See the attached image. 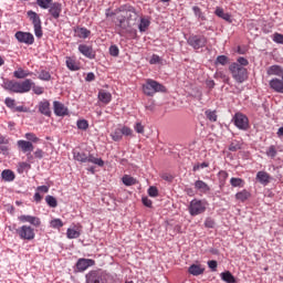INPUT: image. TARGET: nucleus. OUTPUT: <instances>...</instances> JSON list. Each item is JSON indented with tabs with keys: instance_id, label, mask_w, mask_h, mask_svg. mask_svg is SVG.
Instances as JSON below:
<instances>
[{
	"instance_id": "1",
	"label": "nucleus",
	"mask_w": 283,
	"mask_h": 283,
	"mask_svg": "<svg viewBox=\"0 0 283 283\" xmlns=\"http://www.w3.org/2000/svg\"><path fill=\"white\" fill-rule=\"evenodd\" d=\"M118 10L116 25L120 29V32H129L132 25H136L140 15L134 7L127 4L119 7Z\"/></svg>"
},
{
	"instance_id": "2",
	"label": "nucleus",
	"mask_w": 283,
	"mask_h": 283,
	"mask_svg": "<svg viewBox=\"0 0 283 283\" xmlns=\"http://www.w3.org/2000/svg\"><path fill=\"white\" fill-rule=\"evenodd\" d=\"M32 80L27 78L23 82L7 81L4 82L3 87L14 94H25L32 90Z\"/></svg>"
},
{
	"instance_id": "3",
	"label": "nucleus",
	"mask_w": 283,
	"mask_h": 283,
	"mask_svg": "<svg viewBox=\"0 0 283 283\" xmlns=\"http://www.w3.org/2000/svg\"><path fill=\"white\" fill-rule=\"evenodd\" d=\"M229 71L237 83H244L249 78V71L238 63H232L229 66Z\"/></svg>"
},
{
	"instance_id": "4",
	"label": "nucleus",
	"mask_w": 283,
	"mask_h": 283,
	"mask_svg": "<svg viewBox=\"0 0 283 283\" xmlns=\"http://www.w3.org/2000/svg\"><path fill=\"white\" fill-rule=\"evenodd\" d=\"M143 91L146 96H154L158 92H167V88L154 80H147L146 84L143 85Z\"/></svg>"
},
{
	"instance_id": "5",
	"label": "nucleus",
	"mask_w": 283,
	"mask_h": 283,
	"mask_svg": "<svg viewBox=\"0 0 283 283\" xmlns=\"http://www.w3.org/2000/svg\"><path fill=\"white\" fill-rule=\"evenodd\" d=\"M188 211L192 217L200 216L207 211V202L200 199H192L189 203Z\"/></svg>"
},
{
	"instance_id": "6",
	"label": "nucleus",
	"mask_w": 283,
	"mask_h": 283,
	"mask_svg": "<svg viewBox=\"0 0 283 283\" xmlns=\"http://www.w3.org/2000/svg\"><path fill=\"white\" fill-rule=\"evenodd\" d=\"M85 283H107V274L102 270H93L85 275Z\"/></svg>"
},
{
	"instance_id": "7",
	"label": "nucleus",
	"mask_w": 283,
	"mask_h": 283,
	"mask_svg": "<svg viewBox=\"0 0 283 283\" xmlns=\"http://www.w3.org/2000/svg\"><path fill=\"white\" fill-rule=\"evenodd\" d=\"M27 15L29 17L30 21H32L33 23L35 36L38 39H41V36H43V28L41 27V18L39 17V13L30 10L27 12Z\"/></svg>"
},
{
	"instance_id": "8",
	"label": "nucleus",
	"mask_w": 283,
	"mask_h": 283,
	"mask_svg": "<svg viewBox=\"0 0 283 283\" xmlns=\"http://www.w3.org/2000/svg\"><path fill=\"white\" fill-rule=\"evenodd\" d=\"M15 233L19 235L20 240H34L36 233H34V228L30 226H22L15 229Z\"/></svg>"
},
{
	"instance_id": "9",
	"label": "nucleus",
	"mask_w": 283,
	"mask_h": 283,
	"mask_svg": "<svg viewBox=\"0 0 283 283\" xmlns=\"http://www.w3.org/2000/svg\"><path fill=\"white\" fill-rule=\"evenodd\" d=\"M187 43L190 48H193V50H200L207 45V38L205 35L191 34L187 39Z\"/></svg>"
},
{
	"instance_id": "10",
	"label": "nucleus",
	"mask_w": 283,
	"mask_h": 283,
	"mask_svg": "<svg viewBox=\"0 0 283 283\" xmlns=\"http://www.w3.org/2000/svg\"><path fill=\"white\" fill-rule=\"evenodd\" d=\"M234 125L238 127V129H243V132H247L249 129V117L242 113H237L233 116Z\"/></svg>"
},
{
	"instance_id": "11",
	"label": "nucleus",
	"mask_w": 283,
	"mask_h": 283,
	"mask_svg": "<svg viewBox=\"0 0 283 283\" xmlns=\"http://www.w3.org/2000/svg\"><path fill=\"white\" fill-rule=\"evenodd\" d=\"M15 39L19 43H25V45H32L34 43V35L30 32L18 31L15 32Z\"/></svg>"
},
{
	"instance_id": "12",
	"label": "nucleus",
	"mask_w": 283,
	"mask_h": 283,
	"mask_svg": "<svg viewBox=\"0 0 283 283\" xmlns=\"http://www.w3.org/2000/svg\"><path fill=\"white\" fill-rule=\"evenodd\" d=\"M94 264H96V261L92 259H78L76 262V269L83 273V271H87V269H90V266H94Z\"/></svg>"
},
{
	"instance_id": "13",
	"label": "nucleus",
	"mask_w": 283,
	"mask_h": 283,
	"mask_svg": "<svg viewBox=\"0 0 283 283\" xmlns=\"http://www.w3.org/2000/svg\"><path fill=\"white\" fill-rule=\"evenodd\" d=\"M78 52L83 54V56H86V59H96V52L87 44H80Z\"/></svg>"
},
{
	"instance_id": "14",
	"label": "nucleus",
	"mask_w": 283,
	"mask_h": 283,
	"mask_svg": "<svg viewBox=\"0 0 283 283\" xmlns=\"http://www.w3.org/2000/svg\"><path fill=\"white\" fill-rule=\"evenodd\" d=\"M62 10L63 4H61L60 2H53L49 8V13L51 14V17H53V19H59V17H61Z\"/></svg>"
},
{
	"instance_id": "15",
	"label": "nucleus",
	"mask_w": 283,
	"mask_h": 283,
	"mask_svg": "<svg viewBox=\"0 0 283 283\" xmlns=\"http://www.w3.org/2000/svg\"><path fill=\"white\" fill-rule=\"evenodd\" d=\"M53 109L55 116H67V108H65V105H63L61 102H54L53 103Z\"/></svg>"
},
{
	"instance_id": "16",
	"label": "nucleus",
	"mask_w": 283,
	"mask_h": 283,
	"mask_svg": "<svg viewBox=\"0 0 283 283\" xmlns=\"http://www.w3.org/2000/svg\"><path fill=\"white\" fill-rule=\"evenodd\" d=\"M18 147L23 151V154H28V151H34V145L32 142L28 140H18Z\"/></svg>"
},
{
	"instance_id": "17",
	"label": "nucleus",
	"mask_w": 283,
	"mask_h": 283,
	"mask_svg": "<svg viewBox=\"0 0 283 283\" xmlns=\"http://www.w3.org/2000/svg\"><path fill=\"white\" fill-rule=\"evenodd\" d=\"M268 76H281L283 77V69L280 65H272L266 70Z\"/></svg>"
},
{
	"instance_id": "18",
	"label": "nucleus",
	"mask_w": 283,
	"mask_h": 283,
	"mask_svg": "<svg viewBox=\"0 0 283 283\" xmlns=\"http://www.w3.org/2000/svg\"><path fill=\"white\" fill-rule=\"evenodd\" d=\"M256 180L261 184V185H269V182H271V175H269V172L266 171H259L256 174Z\"/></svg>"
},
{
	"instance_id": "19",
	"label": "nucleus",
	"mask_w": 283,
	"mask_h": 283,
	"mask_svg": "<svg viewBox=\"0 0 283 283\" xmlns=\"http://www.w3.org/2000/svg\"><path fill=\"white\" fill-rule=\"evenodd\" d=\"M39 112H41L43 116H52V111H50V102L48 101L40 102Z\"/></svg>"
},
{
	"instance_id": "20",
	"label": "nucleus",
	"mask_w": 283,
	"mask_h": 283,
	"mask_svg": "<svg viewBox=\"0 0 283 283\" xmlns=\"http://www.w3.org/2000/svg\"><path fill=\"white\" fill-rule=\"evenodd\" d=\"M188 273L195 276L202 275V273H205V268H202V265L192 264L189 266Z\"/></svg>"
},
{
	"instance_id": "21",
	"label": "nucleus",
	"mask_w": 283,
	"mask_h": 283,
	"mask_svg": "<svg viewBox=\"0 0 283 283\" xmlns=\"http://www.w3.org/2000/svg\"><path fill=\"white\" fill-rule=\"evenodd\" d=\"M98 99L101 101V103H104L105 105H107L108 103L112 102V93L99 91Z\"/></svg>"
},
{
	"instance_id": "22",
	"label": "nucleus",
	"mask_w": 283,
	"mask_h": 283,
	"mask_svg": "<svg viewBox=\"0 0 283 283\" xmlns=\"http://www.w3.org/2000/svg\"><path fill=\"white\" fill-rule=\"evenodd\" d=\"M86 163H92L93 165H97V167H104L105 166V161L103 159L96 158L92 154L87 155Z\"/></svg>"
},
{
	"instance_id": "23",
	"label": "nucleus",
	"mask_w": 283,
	"mask_h": 283,
	"mask_svg": "<svg viewBox=\"0 0 283 283\" xmlns=\"http://www.w3.org/2000/svg\"><path fill=\"white\" fill-rule=\"evenodd\" d=\"M214 14H217V17H219L220 19H223V21H228L229 23H231V14L226 13L224 9L218 7L214 11Z\"/></svg>"
},
{
	"instance_id": "24",
	"label": "nucleus",
	"mask_w": 283,
	"mask_h": 283,
	"mask_svg": "<svg viewBox=\"0 0 283 283\" xmlns=\"http://www.w3.org/2000/svg\"><path fill=\"white\" fill-rule=\"evenodd\" d=\"M2 179L4 182H12L15 178L14 171L6 169L1 172Z\"/></svg>"
},
{
	"instance_id": "25",
	"label": "nucleus",
	"mask_w": 283,
	"mask_h": 283,
	"mask_svg": "<svg viewBox=\"0 0 283 283\" xmlns=\"http://www.w3.org/2000/svg\"><path fill=\"white\" fill-rule=\"evenodd\" d=\"M66 67L71 70V72H78L81 66L77 65L76 60L72 57H66Z\"/></svg>"
},
{
	"instance_id": "26",
	"label": "nucleus",
	"mask_w": 283,
	"mask_h": 283,
	"mask_svg": "<svg viewBox=\"0 0 283 283\" xmlns=\"http://www.w3.org/2000/svg\"><path fill=\"white\" fill-rule=\"evenodd\" d=\"M195 188L198 189V191H202L203 193H207V191H210L211 188H209V185L202 180H197L195 182Z\"/></svg>"
},
{
	"instance_id": "27",
	"label": "nucleus",
	"mask_w": 283,
	"mask_h": 283,
	"mask_svg": "<svg viewBox=\"0 0 283 283\" xmlns=\"http://www.w3.org/2000/svg\"><path fill=\"white\" fill-rule=\"evenodd\" d=\"M73 158L74 160H77L78 163H87V154L78 150L73 151Z\"/></svg>"
},
{
	"instance_id": "28",
	"label": "nucleus",
	"mask_w": 283,
	"mask_h": 283,
	"mask_svg": "<svg viewBox=\"0 0 283 283\" xmlns=\"http://www.w3.org/2000/svg\"><path fill=\"white\" fill-rule=\"evenodd\" d=\"M235 198L237 200H240V202H245V200H249V198H251V192L248 190H242L240 192H237Z\"/></svg>"
},
{
	"instance_id": "29",
	"label": "nucleus",
	"mask_w": 283,
	"mask_h": 283,
	"mask_svg": "<svg viewBox=\"0 0 283 283\" xmlns=\"http://www.w3.org/2000/svg\"><path fill=\"white\" fill-rule=\"evenodd\" d=\"M75 33L78 36V39H87V36H90V34H92V32L85 28H77L75 30Z\"/></svg>"
},
{
	"instance_id": "30",
	"label": "nucleus",
	"mask_w": 283,
	"mask_h": 283,
	"mask_svg": "<svg viewBox=\"0 0 283 283\" xmlns=\"http://www.w3.org/2000/svg\"><path fill=\"white\" fill-rule=\"evenodd\" d=\"M221 280L227 283H235V276L229 271L221 273Z\"/></svg>"
},
{
	"instance_id": "31",
	"label": "nucleus",
	"mask_w": 283,
	"mask_h": 283,
	"mask_svg": "<svg viewBox=\"0 0 283 283\" xmlns=\"http://www.w3.org/2000/svg\"><path fill=\"white\" fill-rule=\"evenodd\" d=\"M150 23L149 19L140 18V23L138 25L139 32H147V28H149Z\"/></svg>"
},
{
	"instance_id": "32",
	"label": "nucleus",
	"mask_w": 283,
	"mask_h": 283,
	"mask_svg": "<svg viewBox=\"0 0 283 283\" xmlns=\"http://www.w3.org/2000/svg\"><path fill=\"white\" fill-rule=\"evenodd\" d=\"M45 202L51 207V209H56V207H59V201H56V198H54V196L48 195L45 197Z\"/></svg>"
},
{
	"instance_id": "33",
	"label": "nucleus",
	"mask_w": 283,
	"mask_h": 283,
	"mask_svg": "<svg viewBox=\"0 0 283 283\" xmlns=\"http://www.w3.org/2000/svg\"><path fill=\"white\" fill-rule=\"evenodd\" d=\"M122 181L124 182V185L126 187H132L133 185H136V179L129 175H125L123 178H122Z\"/></svg>"
},
{
	"instance_id": "34",
	"label": "nucleus",
	"mask_w": 283,
	"mask_h": 283,
	"mask_svg": "<svg viewBox=\"0 0 283 283\" xmlns=\"http://www.w3.org/2000/svg\"><path fill=\"white\" fill-rule=\"evenodd\" d=\"M52 0H36V6L42 10H48L52 6Z\"/></svg>"
},
{
	"instance_id": "35",
	"label": "nucleus",
	"mask_w": 283,
	"mask_h": 283,
	"mask_svg": "<svg viewBox=\"0 0 283 283\" xmlns=\"http://www.w3.org/2000/svg\"><path fill=\"white\" fill-rule=\"evenodd\" d=\"M66 235H67L69 240H74L76 238H81V232H78L72 228H69L66 231Z\"/></svg>"
},
{
	"instance_id": "36",
	"label": "nucleus",
	"mask_w": 283,
	"mask_h": 283,
	"mask_svg": "<svg viewBox=\"0 0 283 283\" xmlns=\"http://www.w3.org/2000/svg\"><path fill=\"white\" fill-rule=\"evenodd\" d=\"M214 63L216 65H229V57L227 55H219Z\"/></svg>"
},
{
	"instance_id": "37",
	"label": "nucleus",
	"mask_w": 283,
	"mask_h": 283,
	"mask_svg": "<svg viewBox=\"0 0 283 283\" xmlns=\"http://www.w3.org/2000/svg\"><path fill=\"white\" fill-rule=\"evenodd\" d=\"M13 76L15 78H25L28 76H32V73H25L23 69H19L18 71L13 72Z\"/></svg>"
},
{
	"instance_id": "38",
	"label": "nucleus",
	"mask_w": 283,
	"mask_h": 283,
	"mask_svg": "<svg viewBox=\"0 0 283 283\" xmlns=\"http://www.w3.org/2000/svg\"><path fill=\"white\" fill-rule=\"evenodd\" d=\"M206 117L211 123H216V120H218V115L216 114V111H206Z\"/></svg>"
},
{
	"instance_id": "39",
	"label": "nucleus",
	"mask_w": 283,
	"mask_h": 283,
	"mask_svg": "<svg viewBox=\"0 0 283 283\" xmlns=\"http://www.w3.org/2000/svg\"><path fill=\"white\" fill-rule=\"evenodd\" d=\"M76 125L77 129H82L83 132H85L90 127V124L86 119H78Z\"/></svg>"
},
{
	"instance_id": "40",
	"label": "nucleus",
	"mask_w": 283,
	"mask_h": 283,
	"mask_svg": "<svg viewBox=\"0 0 283 283\" xmlns=\"http://www.w3.org/2000/svg\"><path fill=\"white\" fill-rule=\"evenodd\" d=\"M266 156H269L270 158H275L277 156V148L275 146H270L266 150Z\"/></svg>"
},
{
	"instance_id": "41",
	"label": "nucleus",
	"mask_w": 283,
	"mask_h": 283,
	"mask_svg": "<svg viewBox=\"0 0 283 283\" xmlns=\"http://www.w3.org/2000/svg\"><path fill=\"white\" fill-rule=\"evenodd\" d=\"M38 78H40V81H50V78H52V75L50 74V72L42 70Z\"/></svg>"
},
{
	"instance_id": "42",
	"label": "nucleus",
	"mask_w": 283,
	"mask_h": 283,
	"mask_svg": "<svg viewBox=\"0 0 283 283\" xmlns=\"http://www.w3.org/2000/svg\"><path fill=\"white\" fill-rule=\"evenodd\" d=\"M230 185H232V187H242V185H244V180H242V178L232 177L230 179Z\"/></svg>"
},
{
	"instance_id": "43",
	"label": "nucleus",
	"mask_w": 283,
	"mask_h": 283,
	"mask_svg": "<svg viewBox=\"0 0 283 283\" xmlns=\"http://www.w3.org/2000/svg\"><path fill=\"white\" fill-rule=\"evenodd\" d=\"M111 136L116 143H118V140H123V133L120 132V128L115 129V132L112 133Z\"/></svg>"
},
{
	"instance_id": "44",
	"label": "nucleus",
	"mask_w": 283,
	"mask_h": 283,
	"mask_svg": "<svg viewBox=\"0 0 283 283\" xmlns=\"http://www.w3.org/2000/svg\"><path fill=\"white\" fill-rule=\"evenodd\" d=\"M50 224L52 229H61V227H63V221L61 219H53Z\"/></svg>"
},
{
	"instance_id": "45",
	"label": "nucleus",
	"mask_w": 283,
	"mask_h": 283,
	"mask_svg": "<svg viewBox=\"0 0 283 283\" xmlns=\"http://www.w3.org/2000/svg\"><path fill=\"white\" fill-rule=\"evenodd\" d=\"M193 13L196 14V17H198L199 19H201V21H206V17L202 13V10L199 9V7H192Z\"/></svg>"
},
{
	"instance_id": "46",
	"label": "nucleus",
	"mask_w": 283,
	"mask_h": 283,
	"mask_svg": "<svg viewBox=\"0 0 283 283\" xmlns=\"http://www.w3.org/2000/svg\"><path fill=\"white\" fill-rule=\"evenodd\" d=\"M31 90L34 92V94H36L38 96H41V94H43L44 88L41 86H36V84H34V82H32V86Z\"/></svg>"
},
{
	"instance_id": "47",
	"label": "nucleus",
	"mask_w": 283,
	"mask_h": 283,
	"mask_svg": "<svg viewBox=\"0 0 283 283\" xmlns=\"http://www.w3.org/2000/svg\"><path fill=\"white\" fill-rule=\"evenodd\" d=\"M148 196H150V198H157L158 188H156L155 186L149 187L148 188Z\"/></svg>"
},
{
	"instance_id": "48",
	"label": "nucleus",
	"mask_w": 283,
	"mask_h": 283,
	"mask_svg": "<svg viewBox=\"0 0 283 283\" xmlns=\"http://www.w3.org/2000/svg\"><path fill=\"white\" fill-rule=\"evenodd\" d=\"M120 53V51L118 50L117 45H111L109 46V54L111 56H118V54Z\"/></svg>"
},
{
	"instance_id": "49",
	"label": "nucleus",
	"mask_w": 283,
	"mask_h": 283,
	"mask_svg": "<svg viewBox=\"0 0 283 283\" xmlns=\"http://www.w3.org/2000/svg\"><path fill=\"white\" fill-rule=\"evenodd\" d=\"M25 138L31 143H39V137H36V135H34L33 133H27Z\"/></svg>"
},
{
	"instance_id": "50",
	"label": "nucleus",
	"mask_w": 283,
	"mask_h": 283,
	"mask_svg": "<svg viewBox=\"0 0 283 283\" xmlns=\"http://www.w3.org/2000/svg\"><path fill=\"white\" fill-rule=\"evenodd\" d=\"M205 227L207 229H213L216 227V221L211 218H207L205 221Z\"/></svg>"
},
{
	"instance_id": "51",
	"label": "nucleus",
	"mask_w": 283,
	"mask_h": 283,
	"mask_svg": "<svg viewBox=\"0 0 283 283\" xmlns=\"http://www.w3.org/2000/svg\"><path fill=\"white\" fill-rule=\"evenodd\" d=\"M135 132H137V134H145V126H143L140 122H137L135 124Z\"/></svg>"
},
{
	"instance_id": "52",
	"label": "nucleus",
	"mask_w": 283,
	"mask_h": 283,
	"mask_svg": "<svg viewBox=\"0 0 283 283\" xmlns=\"http://www.w3.org/2000/svg\"><path fill=\"white\" fill-rule=\"evenodd\" d=\"M119 132H122V136H132L133 130L129 127L124 126L123 128H119Z\"/></svg>"
},
{
	"instance_id": "53",
	"label": "nucleus",
	"mask_w": 283,
	"mask_h": 283,
	"mask_svg": "<svg viewBox=\"0 0 283 283\" xmlns=\"http://www.w3.org/2000/svg\"><path fill=\"white\" fill-rule=\"evenodd\" d=\"M273 41H274V43H281L283 45V34L282 33H274Z\"/></svg>"
},
{
	"instance_id": "54",
	"label": "nucleus",
	"mask_w": 283,
	"mask_h": 283,
	"mask_svg": "<svg viewBox=\"0 0 283 283\" xmlns=\"http://www.w3.org/2000/svg\"><path fill=\"white\" fill-rule=\"evenodd\" d=\"M237 63L238 65H241V67H247V65H249V60L241 56V57H238Z\"/></svg>"
},
{
	"instance_id": "55",
	"label": "nucleus",
	"mask_w": 283,
	"mask_h": 283,
	"mask_svg": "<svg viewBox=\"0 0 283 283\" xmlns=\"http://www.w3.org/2000/svg\"><path fill=\"white\" fill-rule=\"evenodd\" d=\"M4 104L7 105V107H9V109H14V99L7 97L4 99Z\"/></svg>"
},
{
	"instance_id": "56",
	"label": "nucleus",
	"mask_w": 283,
	"mask_h": 283,
	"mask_svg": "<svg viewBox=\"0 0 283 283\" xmlns=\"http://www.w3.org/2000/svg\"><path fill=\"white\" fill-rule=\"evenodd\" d=\"M241 149L240 143H231L229 146V151H238Z\"/></svg>"
},
{
	"instance_id": "57",
	"label": "nucleus",
	"mask_w": 283,
	"mask_h": 283,
	"mask_svg": "<svg viewBox=\"0 0 283 283\" xmlns=\"http://www.w3.org/2000/svg\"><path fill=\"white\" fill-rule=\"evenodd\" d=\"M32 218H33L32 216L22 214V216L19 217V220L21 222H29L31 224L32 223Z\"/></svg>"
},
{
	"instance_id": "58",
	"label": "nucleus",
	"mask_w": 283,
	"mask_h": 283,
	"mask_svg": "<svg viewBox=\"0 0 283 283\" xmlns=\"http://www.w3.org/2000/svg\"><path fill=\"white\" fill-rule=\"evenodd\" d=\"M149 63H150V65H156V64L160 63V56L154 54V55L150 57Z\"/></svg>"
},
{
	"instance_id": "59",
	"label": "nucleus",
	"mask_w": 283,
	"mask_h": 283,
	"mask_svg": "<svg viewBox=\"0 0 283 283\" xmlns=\"http://www.w3.org/2000/svg\"><path fill=\"white\" fill-rule=\"evenodd\" d=\"M208 266L212 271H216L218 269V261H216V260L208 261Z\"/></svg>"
},
{
	"instance_id": "60",
	"label": "nucleus",
	"mask_w": 283,
	"mask_h": 283,
	"mask_svg": "<svg viewBox=\"0 0 283 283\" xmlns=\"http://www.w3.org/2000/svg\"><path fill=\"white\" fill-rule=\"evenodd\" d=\"M142 202L144 205V207H148L149 209H151V199L147 198V197H143Z\"/></svg>"
},
{
	"instance_id": "61",
	"label": "nucleus",
	"mask_w": 283,
	"mask_h": 283,
	"mask_svg": "<svg viewBox=\"0 0 283 283\" xmlns=\"http://www.w3.org/2000/svg\"><path fill=\"white\" fill-rule=\"evenodd\" d=\"M31 224H33V227H41V219H39L38 217H33L31 219Z\"/></svg>"
},
{
	"instance_id": "62",
	"label": "nucleus",
	"mask_w": 283,
	"mask_h": 283,
	"mask_svg": "<svg viewBox=\"0 0 283 283\" xmlns=\"http://www.w3.org/2000/svg\"><path fill=\"white\" fill-rule=\"evenodd\" d=\"M95 78H96V75H94L93 72H90V73H87V75H86V77H85V81H86L87 83H92V81H94Z\"/></svg>"
},
{
	"instance_id": "63",
	"label": "nucleus",
	"mask_w": 283,
	"mask_h": 283,
	"mask_svg": "<svg viewBox=\"0 0 283 283\" xmlns=\"http://www.w3.org/2000/svg\"><path fill=\"white\" fill-rule=\"evenodd\" d=\"M163 180H166L167 182H171V180H174V176L169 175V174H164L161 175Z\"/></svg>"
},
{
	"instance_id": "64",
	"label": "nucleus",
	"mask_w": 283,
	"mask_h": 283,
	"mask_svg": "<svg viewBox=\"0 0 283 283\" xmlns=\"http://www.w3.org/2000/svg\"><path fill=\"white\" fill-rule=\"evenodd\" d=\"M34 156L35 158H43V150L41 148H38L35 151H34Z\"/></svg>"
}]
</instances>
